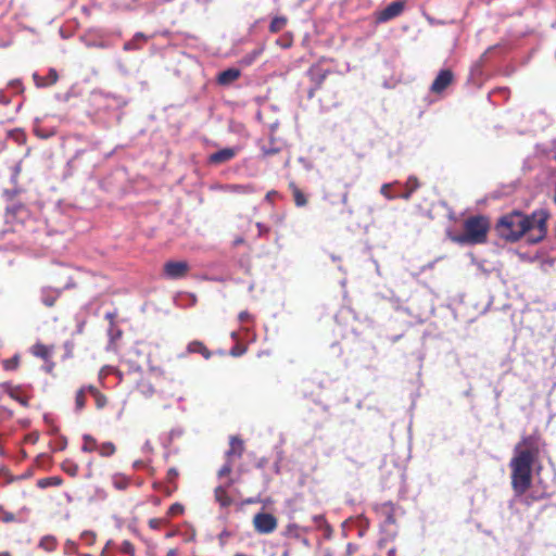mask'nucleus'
Wrapping results in <instances>:
<instances>
[{"label":"nucleus","mask_w":556,"mask_h":556,"mask_svg":"<svg viewBox=\"0 0 556 556\" xmlns=\"http://www.w3.org/2000/svg\"><path fill=\"white\" fill-rule=\"evenodd\" d=\"M547 218L544 210H536L531 215L515 211L498 220L496 230L502 238L511 242L525 237L527 242L538 243L546 236Z\"/></svg>","instance_id":"f257e3e1"},{"label":"nucleus","mask_w":556,"mask_h":556,"mask_svg":"<svg viewBox=\"0 0 556 556\" xmlns=\"http://www.w3.org/2000/svg\"><path fill=\"white\" fill-rule=\"evenodd\" d=\"M536 450L531 438H523L515 447V456L510 460L511 485L517 496H521L530 488L532 481V465Z\"/></svg>","instance_id":"f03ea898"},{"label":"nucleus","mask_w":556,"mask_h":556,"mask_svg":"<svg viewBox=\"0 0 556 556\" xmlns=\"http://www.w3.org/2000/svg\"><path fill=\"white\" fill-rule=\"evenodd\" d=\"M489 230V223L482 216L468 218L464 224L462 235L454 238V241L462 244H480L485 242Z\"/></svg>","instance_id":"7ed1b4c3"},{"label":"nucleus","mask_w":556,"mask_h":556,"mask_svg":"<svg viewBox=\"0 0 556 556\" xmlns=\"http://www.w3.org/2000/svg\"><path fill=\"white\" fill-rule=\"evenodd\" d=\"M277 519L268 513H258L253 517V526L256 532L261 534H269L277 528Z\"/></svg>","instance_id":"20e7f679"},{"label":"nucleus","mask_w":556,"mask_h":556,"mask_svg":"<svg viewBox=\"0 0 556 556\" xmlns=\"http://www.w3.org/2000/svg\"><path fill=\"white\" fill-rule=\"evenodd\" d=\"M240 151L239 147L225 148L217 152H214L210 155L208 162L211 164L219 165L232 160L238 152Z\"/></svg>","instance_id":"39448f33"},{"label":"nucleus","mask_w":556,"mask_h":556,"mask_svg":"<svg viewBox=\"0 0 556 556\" xmlns=\"http://www.w3.org/2000/svg\"><path fill=\"white\" fill-rule=\"evenodd\" d=\"M188 264L186 262H167L164 265V271L168 278H181L188 271Z\"/></svg>","instance_id":"423d86ee"},{"label":"nucleus","mask_w":556,"mask_h":556,"mask_svg":"<svg viewBox=\"0 0 556 556\" xmlns=\"http://www.w3.org/2000/svg\"><path fill=\"white\" fill-rule=\"evenodd\" d=\"M453 81V74L450 70L441 71L437 78L433 80L431 85V91L434 93L442 92L447 86Z\"/></svg>","instance_id":"0eeeda50"},{"label":"nucleus","mask_w":556,"mask_h":556,"mask_svg":"<svg viewBox=\"0 0 556 556\" xmlns=\"http://www.w3.org/2000/svg\"><path fill=\"white\" fill-rule=\"evenodd\" d=\"M404 10V3L402 1H395L390 3L383 9L378 16L379 22H387L399 16Z\"/></svg>","instance_id":"6e6552de"},{"label":"nucleus","mask_w":556,"mask_h":556,"mask_svg":"<svg viewBox=\"0 0 556 556\" xmlns=\"http://www.w3.org/2000/svg\"><path fill=\"white\" fill-rule=\"evenodd\" d=\"M232 484V480H229L226 485H218L215 489V500L220 507H228L232 504L231 497L227 494V488Z\"/></svg>","instance_id":"1a4fd4ad"},{"label":"nucleus","mask_w":556,"mask_h":556,"mask_svg":"<svg viewBox=\"0 0 556 556\" xmlns=\"http://www.w3.org/2000/svg\"><path fill=\"white\" fill-rule=\"evenodd\" d=\"M33 78L35 80L36 86L42 88L55 84L58 81L59 76L54 68H50L46 77H41L37 73H35L33 75Z\"/></svg>","instance_id":"9d476101"},{"label":"nucleus","mask_w":556,"mask_h":556,"mask_svg":"<svg viewBox=\"0 0 556 556\" xmlns=\"http://www.w3.org/2000/svg\"><path fill=\"white\" fill-rule=\"evenodd\" d=\"M59 296H60V291L56 289H52V288H42L41 289V301L48 307L53 306Z\"/></svg>","instance_id":"9b49d317"},{"label":"nucleus","mask_w":556,"mask_h":556,"mask_svg":"<svg viewBox=\"0 0 556 556\" xmlns=\"http://www.w3.org/2000/svg\"><path fill=\"white\" fill-rule=\"evenodd\" d=\"M240 76V71L237 68H228L218 75V83L220 85H229Z\"/></svg>","instance_id":"f8f14e48"},{"label":"nucleus","mask_w":556,"mask_h":556,"mask_svg":"<svg viewBox=\"0 0 556 556\" xmlns=\"http://www.w3.org/2000/svg\"><path fill=\"white\" fill-rule=\"evenodd\" d=\"M419 188L418 179L415 176L408 177L406 184H405V191L402 193H399V198H402L404 200H408L413 192Z\"/></svg>","instance_id":"ddd939ff"},{"label":"nucleus","mask_w":556,"mask_h":556,"mask_svg":"<svg viewBox=\"0 0 556 556\" xmlns=\"http://www.w3.org/2000/svg\"><path fill=\"white\" fill-rule=\"evenodd\" d=\"M243 452V443L241 440L237 438H231L230 440V448L227 452V458H231L232 456L240 457Z\"/></svg>","instance_id":"4468645a"},{"label":"nucleus","mask_w":556,"mask_h":556,"mask_svg":"<svg viewBox=\"0 0 556 556\" xmlns=\"http://www.w3.org/2000/svg\"><path fill=\"white\" fill-rule=\"evenodd\" d=\"M31 353L42 359H48L51 355V349L42 343H36L31 348Z\"/></svg>","instance_id":"2eb2a0df"},{"label":"nucleus","mask_w":556,"mask_h":556,"mask_svg":"<svg viewBox=\"0 0 556 556\" xmlns=\"http://www.w3.org/2000/svg\"><path fill=\"white\" fill-rule=\"evenodd\" d=\"M188 351L190 353H201L205 358H208L211 355L207 349L200 341L189 343Z\"/></svg>","instance_id":"dca6fc26"},{"label":"nucleus","mask_w":556,"mask_h":556,"mask_svg":"<svg viewBox=\"0 0 556 556\" xmlns=\"http://www.w3.org/2000/svg\"><path fill=\"white\" fill-rule=\"evenodd\" d=\"M87 389H88V392H90V393L93 395V397H94V400H96V405H97V407H98V408H103V407L106 405V403H108L106 397H105L102 393H100V392H99L94 387H92V386H88V387H87Z\"/></svg>","instance_id":"f3484780"},{"label":"nucleus","mask_w":556,"mask_h":556,"mask_svg":"<svg viewBox=\"0 0 556 556\" xmlns=\"http://www.w3.org/2000/svg\"><path fill=\"white\" fill-rule=\"evenodd\" d=\"M39 547L46 552H52L56 547V540L52 535L43 536L39 542Z\"/></svg>","instance_id":"a211bd4d"},{"label":"nucleus","mask_w":556,"mask_h":556,"mask_svg":"<svg viewBox=\"0 0 556 556\" xmlns=\"http://www.w3.org/2000/svg\"><path fill=\"white\" fill-rule=\"evenodd\" d=\"M112 483L117 490H125L129 485V479L121 473L114 475L112 477Z\"/></svg>","instance_id":"6ab92c4d"},{"label":"nucleus","mask_w":556,"mask_h":556,"mask_svg":"<svg viewBox=\"0 0 556 556\" xmlns=\"http://www.w3.org/2000/svg\"><path fill=\"white\" fill-rule=\"evenodd\" d=\"M306 528H301L300 526L295 523H289L286 527L285 535L292 536L295 539H300L302 532H306Z\"/></svg>","instance_id":"aec40b11"},{"label":"nucleus","mask_w":556,"mask_h":556,"mask_svg":"<svg viewBox=\"0 0 556 556\" xmlns=\"http://www.w3.org/2000/svg\"><path fill=\"white\" fill-rule=\"evenodd\" d=\"M225 190L238 193H251L254 191L251 185H229L225 187Z\"/></svg>","instance_id":"412c9836"},{"label":"nucleus","mask_w":556,"mask_h":556,"mask_svg":"<svg viewBox=\"0 0 556 556\" xmlns=\"http://www.w3.org/2000/svg\"><path fill=\"white\" fill-rule=\"evenodd\" d=\"M286 24H287L286 17H283V16L274 17L269 25V29L271 33H278L286 26Z\"/></svg>","instance_id":"4be33fe9"},{"label":"nucleus","mask_w":556,"mask_h":556,"mask_svg":"<svg viewBox=\"0 0 556 556\" xmlns=\"http://www.w3.org/2000/svg\"><path fill=\"white\" fill-rule=\"evenodd\" d=\"M84 452H93L98 451V443L97 441L89 434L84 435V445H83Z\"/></svg>","instance_id":"5701e85b"},{"label":"nucleus","mask_w":556,"mask_h":556,"mask_svg":"<svg viewBox=\"0 0 556 556\" xmlns=\"http://www.w3.org/2000/svg\"><path fill=\"white\" fill-rule=\"evenodd\" d=\"M88 391L87 387L81 388L78 390L75 399V406L77 410H81L85 407L86 399L85 393Z\"/></svg>","instance_id":"b1692460"},{"label":"nucleus","mask_w":556,"mask_h":556,"mask_svg":"<svg viewBox=\"0 0 556 556\" xmlns=\"http://www.w3.org/2000/svg\"><path fill=\"white\" fill-rule=\"evenodd\" d=\"M98 452L102 456H111L115 452V446L111 442H105V443H102L100 445L98 444Z\"/></svg>","instance_id":"393cba45"},{"label":"nucleus","mask_w":556,"mask_h":556,"mask_svg":"<svg viewBox=\"0 0 556 556\" xmlns=\"http://www.w3.org/2000/svg\"><path fill=\"white\" fill-rule=\"evenodd\" d=\"M263 52L262 48L254 49L251 53L247 54L242 60L241 63L243 65H251Z\"/></svg>","instance_id":"a878e982"},{"label":"nucleus","mask_w":556,"mask_h":556,"mask_svg":"<svg viewBox=\"0 0 556 556\" xmlns=\"http://www.w3.org/2000/svg\"><path fill=\"white\" fill-rule=\"evenodd\" d=\"M394 185H397V181L395 182H390V184H383L380 188V193L387 198L388 200H393L395 198H399V193L397 194H392L390 193V188Z\"/></svg>","instance_id":"bb28decb"},{"label":"nucleus","mask_w":556,"mask_h":556,"mask_svg":"<svg viewBox=\"0 0 556 556\" xmlns=\"http://www.w3.org/2000/svg\"><path fill=\"white\" fill-rule=\"evenodd\" d=\"M20 363V358L17 355L13 356L12 358L4 359L3 361V368L5 370H14L17 368Z\"/></svg>","instance_id":"cd10ccee"},{"label":"nucleus","mask_w":556,"mask_h":556,"mask_svg":"<svg viewBox=\"0 0 556 556\" xmlns=\"http://www.w3.org/2000/svg\"><path fill=\"white\" fill-rule=\"evenodd\" d=\"M61 480L56 477L46 478L38 481V486L47 488L49 485H59Z\"/></svg>","instance_id":"c85d7f7f"},{"label":"nucleus","mask_w":556,"mask_h":556,"mask_svg":"<svg viewBox=\"0 0 556 556\" xmlns=\"http://www.w3.org/2000/svg\"><path fill=\"white\" fill-rule=\"evenodd\" d=\"M293 197H294V202L298 206H304L307 202L304 193L296 188H294Z\"/></svg>","instance_id":"c756f323"},{"label":"nucleus","mask_w":556,"mask_h":556,"mask_svg":"<svg viewBox=\"0 0 556 556\" xmlns=\"http://www.w3.org/2000/svg\"><path fill=\"white\" fill-rule=\"evenodd\" d=\"M119 551L123 554L135 556V547L129 541H124L119 546Z\"/></svg>","instance_id":"7c9ffc66"},{"label":"nucleus","mask_w":556,"mask_h":556,"mask_svg":"<svg viewBox=\"0 0 556 556\" xmlns=\"http://www.w3.org/2000/svg\"><path fill=\"white\" fill-rule=\"evenodd\" d=\"M80 538L87 545H92L96 542V533L90 530L84 531Z\"/></svg>","instance_id":"2f4dec72"},{"label":"nucleus","mask_w":556,"mask_h":556,"mask_svg":"<svg viewBox=\"0 0 556 556\" xmlns=\"http://www.w3.org/2000/svg\"><path fill=\"white\" fill-rule=\"evenodd\" d=\"M231 470H232L231 460H230V458H227L226 464L218 471V477L219 478L226 477L231 472Z\"/></svg>","instance_id":"473e14b6"},{"label":"nucleus","mask_w":556,"mask_h":556,"mask_svg":"<svg viewBox=\"0 0 556 556\" xmlns=\"http://www.w3.org/2000/svg\"><path fill=\"white\" fill-rule=\"evenodd\" d=\"M0 519L4 522H11L14 520V515L4 510L3 507L0 506Z\"/></svg>","instance_id":"72a5a7b5"},{"label":"nucleus","mask_w":556,"mask_h":556,"mask_svg":"<svg viewBox=\"0 0 556 556\" xmlns=\"http://www.w3.org/2000/svg\"><path fill=\"white\" fill-rule=\"evenodd\" d=\"M244 353H245V348L240 346V345H237V346L232 348V349H231V351H230V354H231L232 356H235V357H237V356H241V355H243Z\"/></svg>","instance_id":"f704fd0d"},{"label":"nucleus","mask_w":556,"mask_h":556,"mask_svg":"<svg viewBox=\"0 0 556 556\" xmlns=\"http://www.w3.org/2000/svg\"><path fill=\"white\" fill-rule=\"evenodd\" d=\"M141 392L146 396H151L153 394V392H154V389H153V387L151 384H143L141 387Z\"/></svg>","instance_id":"c9c22d12"},{"label":"nucleus","mask_w":556,"mask_h":556,"mask_svg":"<svg viewBox=\"0 0 556 556\" xmlns=\"http://www.w3.org/2000/svg\"><path fill=\"white\" fill-rule=\"evenodd\" d=\"M184 510L182 506L180 504H173L169 508V511L172 515H178L181 514Z\"/></svg>","instance_id":"e433bc0d"},{"label":"nucleus","mask_w":556,"mask_h":556,"mask_svg":"<svg viewBox=\"0 0 556 556\" xmlns=\"http://www.w3.org/2000/svg\"><path fill=\"white\" fill-rule=\"evenodd\" d=\"M136 42L137 41L135 39L131 40V41L126 42L124 45V49L127 50V51L136 49L137 48Z\"/></svg>","instance_id":"4c0bfd02"},{"label":"nucleus","mask_w":556,"mask_h":556,"mask_svg":"<svg viewBox=\"0 0 556 556\" xmlns=\"http://www.w3.org/2000/svg\"><path fill=\"white\" fill-rule=\"evenodd\" d=\"M249 318H250V314L248 312H241L239 314V320L241 323H244V321L249 320Z\"/></svg>","instance_id":"58836bf2"},{"label":"nucleus","mask_w":556,"mask_h":556,"mask_svg":"<svg viewBox=\"0 0 556 556\" xmlns=\"http://www.w3.org/2000/svg\"><path fill=\"white\" fill-rule=\"evenodd\" d=\"M313 520H314L315 523L320 526L324 522V517L321 515H317V516L313 517Z\"/></svg>","instance_id":"ea45409f"},{"label":"nucleus","mask_w":556,"mask_h":556,"mask_svg":"<svg viewBox=\"0 0 556 556\" xmlns=\"http://www.w3.org/2000/svg\"><path fill=\"white\" fill-rule=\"evenodd\" d=\"M11 396L13 399H15L16 401H18L22 405L26 406L27 405V402L26 400L22 399V397H18V396H15L13 393H11Z\"/></svg>","instance_id":"a19ab883"},{"label":"nucleus","mask_w":556,"mask_h":556,"mask_svg":"<svg viewBox=\"0 0 556 556\" xmlns=\"http://www.w3.org/2000/svg\"><path fill=\"white\" fill-rule=\"evenodd\" d=\"M256 226L258 228L260 233L267 231V228L263 224L257 223Z\"/></svg>","instance_id":"79ce46f5"},{"label":"nucleus","mask_w":556,"mask_h":556,"mask_svg":"<svg viewBox=\"0 0 556 556\" xmlns=\"http://www.w3.org/2000/svg\"><path fill=\"white\" fill-rule=\"evenodd\" d=\"M136 41L137 40H146L147 37L142 34V33H138L135 38H134Z\"/></svg>","instance_id":"37998d69"},{"label":"nucleus","mask_w":556,"mask_h":556,"mask_svg":"<svg viewBox=\"0 0 556 556\" xmlns=\"http://www.w3.org/2000/svg\"><path fill=\"white\" fill-rule=\"evenodd\" d=\"M142 465H143V462H141V460H136V462L134 463V468H140Z\"/></svg>","instance_id":"c03bdc74"},{"label":"nucleus","mask_w":556,"mask_h":556,"mask_svg":"<svg viewBox=\"0 0 556 556\" xmlns=\"http://www.w3.org/2000/svg\"><path fill=\"white\" fill-rule=\"evenodd\" d=\"M68 472H70L71 475H73V476H74V475H76V472H77V467H76V466H73V468H70Z\"/></svg>","instance_id":"a18cd8bd"},{"label":"nucleus","mask_w":556,"mask_h":556,"mask_svg":"<svg viewBox=\"0 0 556 556\" xmlns=\"http://www.w3.org/2000/svg\"><path fill=\"white\" fill-rule=\"evenodd\" d=\"M341 201H342V203H343V204H346V203H348V193H344V194L342 195Z\"/></svg>","instance_id":"49530a36"},{"label":"nucleus","mask_w":556,"mask_h":556,"mask_svg":"<svg viewBox=\"0 0 556 556\" xmlns=\"http://www.w3.org/2000/svg\"><path fill=\"white\" fill-rule=\"evenodd\" d=\"M0 103H7V100L1 91H0Z\"/></svg>","instance_id":"de8ad7c7"},{"label":"nucleus","mask_w":556,"mask_h":556,"mask_svg":"<svg viewBox=\"0 0 556 556\" xmlns=\"http://www.w3.org/2000/svg\"><path fill=\"white\" fill-rule=\"evenodd\" d=\"M66 546H67L68 548H70V547H71V548H73V547H75V543H74V542H72V541H67V542H66Z\"/></svg>","instance_id":"09e8293b"},{"label":"nucleus","mask_w":556,"mask_h":556,"mask_svg":"<svg viewBox=\"0 0 556 556\" xmlns=\"http://www.w3.org/2000/svg\"><path fill=\"white\" fill-rule=\"evenodd\" d=\"M20 84H21V83H20L18 80H13V81H11V83H10V85H11L12 87L20 86Z\"/></svg>","instance_id":"8fccbe9b"},{"label":"nucleus","mask_w":556,"mask_h":556,"mask_svg":"<svg viewBox=\"0 0 556 556\" xmlns=\"http://www.w3.org/2000/svg\"><path fill=\"white\" fill-rule=\"evenodd\" d=\"M176 555V551L175 549H170L167 554V556H175Z\"/></svg>","instance_id":"3c124183"},{"label":"nucleus","mask_w":556,"mask_h":556,"mask_svg":"<svg viewBox=\"0 0 556 556\" xmlns=\"http://www.w3.org/2000/svg\"><path fill=\"white\" fill-rule=\"evenodd\" d=\"M231 337H232V339H235V340H236V339H237V337H238V333H237L236 331H233V332L231 333Z\"/></svg>","instance_id":"603ef678"},{"label":"nucleus","mask_w":556,"mask_h":556,"mask_svg":"<svg viewBox=\"0 0 556 556\" xmlns=\"http://www.w3.org/2000/svg\"><path fill=\"white\" fill-rule=\"evenodd\" d=\"M394 553H395L394 549H390L389 551V556H394Z\"/></svg>","instance_id":"864d4df0"},{"label":"nucleus","mask_w":556,"mask_h":556,"mask_svg":"<svg viewBox=\"0 0 556 556\" xmlns=\"http://www.w3.org/2000/svg\"><path fill=\"white\" fill-rule=\"evenodd\" d=\"M0 556H11V555L7 552H3V553H0Z\"/></svg>","instance_id":"5fc2aeb1"},{"label":"nucleus","mask_w":556,"mask_h":556,"mask_svg":"<svg viewBox=\"0 0 556 556\" xmlns=\"http://www.w3.org/2000/svg\"><path fill=\"white\" fill-rule=\"evenodd\" d=\"M0 473H5V469L3 467H0Z\"/></svg>","instance_id":"6e6d98bb"},{"label":"nucleus","mask_w":556,"mask_h":556,"mask_svg":"<svg viewBox=\"0 0 556 556\" xmlns=\"http://www.w3.org/2000/svg\"><path fill=\"white\" fill-rule=\"evenodd\" d=\"M270 195H271V193H270V192H268V193L266 194V200H269V199H270Z\"/></svg>","instance_id":"4d7b16f0"},{"label":"nucleus","mask_w":556,"mask_h":556,"mask_svg":"<svg viewBox=\"0 0 556 556\" xmlns=\"http://www.w3.org/2000/svg\"><path fill=\"white\" fill-rule=\"evenodd\" d=\"M170 475H176V471L174 469H170Z\"/></svg>","instance_id":"13d9d810"},{"label":"nucleus","mask_w":556,"mask_h":556,"mask_svg":"<svg viewBox=\"0 0 556 556\" xmlns=\"http://www.w3.org/2000/svg\"><path fill=\"white\" fill-rule=\"evenodd\" d=\"M236 556H245V555H242V554H238V555H236Z\"/></svg>","instance_id":"bf43d9fd"}]
</instances>
